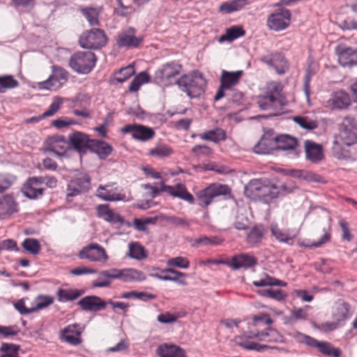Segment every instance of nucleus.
Masks as SVG:
<instances>
[{
	"label": "nucleus",
	"instance_id": "nucleus-1",
	"mask_svg": "<svg viewBox=\"0 0 357 357\" xmlns=\"http://www.w3.org/2000/svg\"><path fill=\"white\" fill-rule=\"evenodd\" d=\"M273 323L270 315L260 312L253 315L248 322V331L235 337L234 342L239 347L248 349L262 351L268 349H276L275 347L259 344L254 340L266 342H281L283 337L276 330L270 326Z\"/></svg>",
	"mask_w": 357,
	"mask_h": 357
},
{
	"label": "nucleus",
	"instance_id": "nucleus-2",
	"mask_svg": "<svg viewBox=\"0 0 357 357\" xmlns=\"http://www.w3.org/2000/svg\"><path fill=\"white\" fill-rule=\"evenodd\" d=\"M292 192L293 190L286 185L278 186L266 179H252L245 188V194L247 197L253 199H259L266 204Z\"/></svg>",
	"mask_w": 357,
	"mask_h": 357
},
{
	"label": "nucleus",
	"instance_id": "nucleus-3",
	"mask_svg": "<svg viewBox=\"0 0 357 357\" xmlns=\"http://www.w3.org/2000/svg\"><path fill=\"white\" fill-rule=\"evenodd\" d=\"M178 87L192 98L199 96L204 92L206 82L204 77L197 72L185 74L176 82Z\"/></svg>",
	"mask_w": 357,
	"mask_h": 357
},
{
	"label": "nucleus",
	"instance_id": "nucleus-4",
	"mask_svg": "<svg viewBox=\"0 0 357 357\" xmlns=\"http://www.w3.org/2000/svg\"><path fill=\"white\" fill-rule=\"evenodd\" d=\"M183 66L177 61H171L162 65L154 75L155 81L162 86H169L176 84L177 77L181 74Z\"/></svg>",
	"mask_w": 357,
	"mask_h": 357
},
{
	"label": "nucleus",
	"instance_id": "nucleus-5",
	"mask_svg": "<svg viewBox=\"0 0 357 357\" xmlns=\"http://www.w3.org/2000/svg\"><path fill=\"white\" fill-rule=\"evenodd\" d=\"M96 56L92 52H77L69 59V66L75 72L88 74L94 68Z\"/></svg>",
	"mask_w": 357,
	"mask_h": 357
},
{
	"label": "nucleus",
	"instance_id": "nucleus-6",
	"mask_svg": "<svg viewBox=\"0 0 357 357\" xmlns=\"http://www.w3.org/2000/svg\"><path fill=\"white\" fill-rule=\"evenodd\" d=\"M231 190L227 185L212 183L197 194L198 204L203 208H206L213 202L214 198L220 195H227Z\"/></svg>",
	"mask_w": 357,
	"mask_h": 357
},
{
	"label": "nucleus",
	"instance_id": "nucleus-7",
	"mask_svg": "<svg viewBox=\"0 0 357 357\" xmlns=\"http://www.w3.org/2000/svg\"><path fill=\"white\" fill-rule=\"evenodd\" d=\"M107 37L102 29H91L84 31L79 36V44L85 49L97 50L107 44Z\"/></svg>",
	"mask_w": 357,
	"mask_h": 357
},
{
	"label": "nucleus",
	"instance_id": "nucleus-8",
	"mask_svg": "<svg viewBox=\"0 0 357 357\" xmlns=\"http://www.w3.org/2000/svg\"><path fill=\"white\" fill-rule=\"evenodd\" d=\"M335 138L342 141L345 146L357 143V123L354 118L346 116L340 125L338 135Z\"/></svg>",
	"mask_w": 357,
	"mask_h": 357
},
{
	"label": "nucleus",
	"instance_id": "nucleus-9",
	"mask_svg": "<svg viewBox=\"0 0 357 357\" xmlns=\"http://www.w3.org/2000/svg\"><path fill=\"white\" fill-rule=\"evenodd\" d=\"M243 75V70L227 71L222 70L220 78V85L214 97V100L218 101L225 96V90H231L238 84Z\"/></svg>",
	"mask_w": 357,
	"mask_h": 357
},
{
	"label": "nucleus",
	"instance_id": "nucleus-10",
	"mask_svg": "<svg viewBox=\"0 0 357 357\" xmlns=\"http://www.w3.org/2000/svg\"><path fill=\"white\" fill-rule=\"evenodd\" d=\"M52 68V73L49 78L38 83L40 89L55 91L68 81V73L65 69L57 66H53Z\"/></svg>",
	"mask_w": 357,
	"mask_h": 357
},
{
	"label": "nucleus",
	"instance_id": "nucleus-11",
	"mask_svg": "<svg viewBox=\"0 0 357 357\" xmlns=\"http://www.w3.org/2000/svg\"><path fill=\"white\" fill-rule=\"evenodd\" d=\"M77 256L81 259L92 262L105 263L109 259L106 250L96 243H91L83 247Z\"/></svg>",
	"mask_w": 357,
	"mask_h": 357
},
{
	"label": "nucleus",
	"instance_id": "nucleus-12",
	"mask_svg": "<svg viewBox=\"0 0 357 357\" xmlns=\"http://www.w3.org/2000/svg\"><path fill=\"white\" fill-rule=\"evenodd\" d=\"M121 132L129 134L132 139L142 142L150 141L155 136V132L152 128L138 123L127 124L121 128Z\"/></svg>",
	"mask_w": 357,
	"mask_h": 357
},
{
	"label": "nucleus",
	"instance_id": "nucleus-13",
	"mask_svg": "<svg viewBox=\"0 0 357 357\" xmlns=\"http://www.w3.org/2000/svg\"><path fill=\"white\" fill-rule=\"evenodd\" d=\"M96 196L107 202H125L127 200L123 189L116 185L115 183L99 185L96 190Z\"/></svg>",
	"mask_w": 357,
	"mask_h": 357
},
{
	"label": "nucleus",
	"instance_id": "nucleus-14",
	"mask_svg": "<svg viewBox=\"0 0 357 357\" xmlns=\"http://www.w3.org/2000/svg\"><path fill=\"white\" fill-rule=\"evenodd\" d=\"M291 12L286 8H279L267 18L266 26L271 30L280 31L287 29L291 20Z\"/></svg>",
	"mask_w": 357,
	"mask_h": 357
},
{
	"label": "nucleus",
	"instance_id": "nucleus-15",
	"mask_svg": "<svg viewBox=\"0 0 357 357\" xmlns=\"http://www.w3.org/2000/svg\"><path fill=\"white\" fill-rule=\"evenodd\" d=\"M137 30L133 27H128L120 32L116 39L119 48H137L144 40L142 36H136Z\"/></svg>",
	"mask_w": 357,
	"mask_h": 357
},
{
	"label": "nucleus",
	"instance_id": "nucleus-16",
	"mask_svg": "<svg viewBox=\"0 0 357 357\" xmlns=\"http://www.w3.org/2000/svg\"><path fill=\"white\" fill-rule=\"evenodd\" d=\"M91 178L85 173H77L68 185L67 197H75L90 189Z\"/></svg>",
	"mask_w": 357,
	"mask_h": 357
},
{
	"label": "nucleus",
	"instance_id": "nucleus-17",
	"mask_svg": "<svg viewBox=\"0 0 357 357\" xmlns=\"http://www.w3.org/2000/svg\"><path fill=\"white\" fill-rule=\"evenodd\" d=\"M53 302L54 299L52 296H38L34 301L35 305L31 307H26L24 298L15 302L14 307L21 314H27L45 308L52 304Z\"/></svg>",
	"mask_w": 357,
	"mask_h": 357
},
{
	"label": "nucleus",
	"instance_id": "nucleus-18",
	"mask_svg": "<svg viewBox=\"0 0 357 357\" xmlns=\"http://www.w3.org/2000/svg\"><path fill=\"white\" fill-rule=\"evenodd\" d=\"M97 216L112 225L120 227L123 225L130 226L124 218L118 213L114 211L109 204H99L96 206Z\"/></svg>",
	"mask_w": 357,
	"mask_h": 357
},
{
	"label": "nucleus",
	"instance_id": "nucleus-19",
	"mask_svg": "<svg viewBox=\"0 0 357 357\" xmlns=\"http://www.w3.org/2000/svg\"><path fill=\"white\" fill-rule=\"evenodd\" d=\"M38 176H31L26 179L22 188L23 195L30 199L41 198L45 188L41 185Z\"/></svg>",
	"mask_w": 357,
	"mask_h": 357
},
{
	"label": "nucleus",
	"instance_id": "nucleus-20",
	"mask_svg": "<svg viewBox=\"0 0 357 357\" xmlns=\"http://www.w3.org/2000/svg\"><path fill=\"white\" fill-rule=\"evenodd\" d=\"M160 191H164L173 197L179 198L190 204H195L193 195L188 192L186 186L183 183H177L174 185H165L164 182L160 183Z\"/></svg>",
	"mask_w": 357,
	"mask_h": 357
},
{
	"label": "nucleus",
	"instance_id": "nucleus-21",
	"mask_svg": "<svg viewBox=\"0 0 357 357\" xmlns=\"http://www.w3.org/2000/svg\"><path fill=\"white\" fill-rule=\"evenodd\" d=\"M339 63L344 67L357 65V50L339 45L335 50Z\"/></svg>",
	"mask_w": 357,
	"mask_h": 357
},
{
	"label": "nucleus",
	"instance_id": "nucleus-22",
	"mask_svg": "<svg viewBox=\"0 0 357 357\" xmlns=\"http://www.w3.org/2000/svg\"><path fill=\"white\" fill-rule=\"evenodd\" d=\"M261 61L273 67L279 75L286 73L289 65L284 56L279 52H273L261 57Z\"/></svg>",
	"mask_w": 357,
	"mask_h": 357
},
{
	"label": "nucleus",
	"instance_id": "nucleus-23",
	"mask_svg": "<svg viewBox=\"0 0 357 357\" xmlns=\"http://www.w3.org/2000/svg\"><path fill=\"white\" fill-rule=\"evenodd\" d=\"M353 314L351 305L344 301L338 299L336 301L331 310V317L333 319L336 320L341 325Z\"/></svg>",
	"mask_w": 357,
	"mask_h": 357
},
{
	"label": "nucleus",
	"instance_id": "nucleus-24",
	"mask_svg": "<svg viewBox=\"0 0 357 357\" xmlns=\"http://www.w3.org/2000/svg\"><path fill=\"white\" fill-rule=\"evenodd\" d=\"M257 264V259L246 253L236 255L226 261V265L233 270L248 269L255 266Z\"/></svg>",
	"mask_w": 357,
	"mask_h": 357
},
{
	"label": "nucleus",
	"instance_id": "nucleus-25",
	"mask_svg": "<svg viewBox=\"0 0 357 357\" xmlns=\"http://www.w3.org/2000/svg\"><path fill=\"white\" fill-rule=\"evenodd\" d=\"M82 329L79 324H70L61 331L60 338L70 345L77 346L82 342Z\"/></svg>",
	"mask_w": 357,
	"mask_h": 357
},
{
	"label": "nucleus",
	"instance_id": "nucleus-26",
	"mask_svg": "<svg viewBox=\"0 0 357 357\" xmlns=\"http://www.w3.org/2000/svg\"><path fill=\"white\" fill-rule=\"evenodd\" d=\"M305 159L314 164H318L324 159L323 146L312 140L304 142Z\"/></svg>",
	"mask_w": 357,
	"mask_h": 357
},
{
	"label": "nucleus",
	"instance_id": "nucleus-27",
	"mask_svg": "<svg viewBox=\"0 0 357 357\" xmlns=\"http://www.w3.org/2000/svg\"><path fill=\"white\" fill-rule=\"evenodd\" d=\"M351 100L349 96L342 91L334 92L324 102V107L330 109H343L349 107Z\"/></svg>",
	"mask_w": 357,
	"mask_h": 357
},
{
	"label": "nucleus",
	"instance_id": "nucleus-28",
	"mask_svg": "<svg viewBox=\"0 0 357 357\" xmlns=\"http://www.w3.org/2000/svg\"><path fill=\"white\" fill-rule=\"evenodd\" d=\"M78 305L84 311L98 312L105 309L107 303L97 296H86L78 301Z\"/></svg>",
	"mask_w": 357,
	"mask_h": 357
},
{
	"label": "nucleus",
	"instance_id": "nucleus-29",
	"mask_svg": "<svg viewBox=\"0 0 357 357\" xmlns=\"http://www.w3.org/2000/svg\"><path fill=\"white\" fill-rule=\"evenodd\" d=\"M18 211V203L11 195L0 198V218L7 219Z\"/></svg>",
	"mask_w": 357,
	"mask_h": 357
},
{
	"label": "nucleus",
	"instance_id": "nucleus-30",
	"mask_svg": "<svg viewBox=\"0 0 357 357\" xmlns=\"http://www.w3.org/2000/svg\"><path fill=\"white\" fill-rule=\"evenodd\" d=\"M69 139L72 146L79 153H85L90 149L92 139L89 136L82 132H75L69 136Z\"/></svg>",
	"mask_w": 357,
	"mask_h": 357
},
{
	"label": "nucleus",
	"instance_id": "nucleus-31",
	"mask_svg": "<svg viewBox=\"0 0 357 357\" xmlns=\"http://www.w3.org/2000/svg\"><path fill=\"white\" fill-rule=\"evenodd\" d=\"M275 149V137L270 133H265L254 146L253 151L258 154H268Z\"/></svg>",
	"mask_w": 357,
	"mask_h": 357
},
{
	"label": "nucleus",
	"instance_id": "nucleus-32",
	"mask_svg": "<svg viewBox=\"0 0 357 357\" xmlns=\"http://www.w3.org/2000/svg\"><path fill=\"white\" fill-rule=\"evenodd\" d=\"M349 146H345L342 141L334 137L331 147V153L334 158L340 160H348L352 158Z\"/></svg>",
	"mask_w": 357,
	"mask_h": 357
},
{
	"label": "nucleus",
	"instance_id": "nucleus-33",
	"mask_svg": "<svg viewBox=\"0 0 357 357\" xmlns=\"http://www.w3.org/2000/svg\"><path fill=\"white\" fill-rule=\"evenodd\" d=\"M157 354L160 357H187L182 348L174 345L162 344L157 349Z\"/></svg>",
	"mask_w": 357,
	"mask_h": 357
},
{
	"label": "nucleus",
	"instance_id": "nucleus-34",
	"mask_svg": "<svg viewBox=\"0 0 357 357\" xmlns=\"http://www.w3.org/2000/svg\"><path fill=\"white\" fill-rule=\"evenodd\" d=\"M47 149L54 153L61 155H63L68 146L65 138L62 136H52L46 140Z\"/></svg>",
	"mask_w": 357,
	"mask_h": 357
},
{
	"label": "nucleus",
	"instance_id": "nucleus-35",
	"mask_svg": "<svg viewBox=\"0 0 357 357\" xmlns=\"http://www.w3.org/2000/svg\"><path fill=\"white\" fill-rule=\"evenodd\" d=\"M312 348L317 349L321 354L329 357H341L342 355L340 349L333 347L331 343L326 341L315 340Z\"/></svg>",
	"mask_w": 357,
	"mask_h": 357
},
{
	"label": "nucleus",
	"instance_id": "nucleus-36",
	"mask_svg": "<svg viewBox=\"0 0 357 357\" xmlns=\"http://www.w3.org/2000/svg\"><path fill=\"white\" fill-rule=\"evenodd\" d=\"M283 86L278 82H268L266 86L265 93L270 97L274 98L275 101L283 105L284 104V96L282 94Z\"/></svg>",
	"mask_w": 357,
	"mask_h": 357
},
{
	"label": "nucleus",
	"instance_id": "nucleus-37",
	"mask_svg": "<svg viewBox=\"0 0 357 357\" xmlns=\"http://www.w3.org/2000/svg\"><path fill=\"white\" fill-rule=\"evenodd\" d=\"M161 273H166L165 276L162 278L163 281H172L183 286L188 284L185 280L187 274L185 273L178 271L173 268L162 269Z\"/></svg>",
	"mask_w": 357,
	"mask_h": 357
},
{
	"label": "nucleus",
	"instance_id": "nucleus-38",
	"mask_svg": "<svg viewBox=\"0 0 357 357\" xmlns=\"http://www.w3.org/2000/svg\"><path fill=\"white\" fill-rule=\"evenodd\" d=\"M298 146V141L296 138L287 135H282L275 137V149L278 150H293Z\"/></svg>",
	"mask_w": 357,
	"mask_h": 357
},
{
	"label": "nucleus",
	"instance_id": "nucleus-39",
	"mask_svg": "<svg viewBox=\"0 0 357 357\" xmlns=\"http://www.w3.org/2000/svg\"><path fill=\"white\" fill-rule=\"evenodd\" d=\"M84 294V291L82 289H59L56 292V296L58 301L63 303L74 301Z\"/></svg>",
	"mask_w": 357,
	"mask_h": 357
},
{
	"label": "nucleus",
	"instance_id": "nucleus-40",
	"mask_svg": "<svg viewBox=\"0 0 357 357\" xmlns=\"http://www.w3.org/2000/svg\"><path fill=\"white\" fill-rule=\"evenodd\" d=\"M199 137L206 141L218 143L225 141L227 138V134L225 130L220 128H216L213 130L206 131L199 135Z\"/></svg>",
	"mask_w": 357,
	"mask_h": 357
},
{
	"label": "nucleus",
	"instance_id": "nucleus-41",
	"mask_svg": "<svg viewBox=\"0 0 357 357\" xmlns=\"http://www.w3.org/2000/svg\"><path fill=\"white\" fill-rule=\"evenodd\" d=\"M90 149L97 153L101 159L106 158L113 150L109 144L100 140H93Z\"/></svg>",
	"mask_w": 357,
	"mask_h": 357
},
{
	"label": "nucleus",
	"instance_id": "nucleus-42",
	"mask_svg": "<svg viewBox=\"0 0 357 357\" xmlns=\"http://www.w3.org/2000/svg\"><path fill=\"white\" fill-rule=\"evenodd\" d=\"M130 258L142 260L147 257L148 252L143 245L139 242H130L128 244V253Z\"/></svg>",
	"mask_w": 357,
	"mask_h": 357
},
{
	"label": "nucleus",
	"instance_id": "nucleus-43",
	"mask_svg": "<svg viewBox=\"0 0 357 357\" xmlns=\"http://www.w3.org/2000/svg\"><path fill=\"white\" fill-rule=\"evenodd\" d=\"M257 103L262 110H272L273 112L280 109L282 105L275 101L274 98L264 94L258 97Z\"/></svg>",
	"mask_w": 357,
	"mask_h": 357
},
{
	"label": "nucleus",
	"instance_id": "nucleus-44",
	"mask_svg": "<svg viewBox=\"0 0 357 357\" xmlns=\"http://www.w3.org/2000/svg\"><path fill=\"white\" fill-rule=\"evenodd\" d=\"M174 154V150L167 144H158L149 150L148 155L159 159L168 158Z\"/></svg>",
	"mask_w": 357,
	"mask_h": 357
},
{
	"label": "nucleus",
	"instance_id": "nucleus-45",
	"mask_svg": "<svg viewBox=\"0 0 357 357\" xmlns=\"http://www.w3.org/2000/svg\"><path fill=\"white\" fill-rule=\"evenodd\" d=\"M245 34V31L241 26H232L226 29L225 33L220 37L219 41L231 42Z\"/></svg>",
	"mask_w": 357,
	"mask_h": 357
},
{
	"label": "nucleus",
	"instance_id": "nucleus-46",
	"mask_svg": "<svg viewBox=\"0 0 357 357\" xmlns=\"http://www.w3.org/2000/svg\"><path fill=\"white\" fill-rule=\"evenodd\" d=\"M248 4V0H233L222 3L218 8V11L224 13H231L242 9Z\"/></svg>",
	"mask_w": 357,
	"mask_h": 357
},
{
	"label": "nucleus",
	"instance_id": "nucleus-47",
	"mask_svg": "<svg viewBox=\"0 0 357 357\" xmlns=\"http://www.w3.org/2000/svg\"><path fill=\"white\" fill-rule=\"evenodd\" d=\"M146 280L145 274L135 268L123 269L121 280L125 282H141Z\"/></svg>",
	"mask_w": 357,
	"mask_h": 357
},
{
	"label": "nucleus",
	"instance_id": "nucleus-48",
	"mask_svg": "<svg viewBox=\"0 0 357 357\" xmlns=\"http://www.w3.org/2000/svg\"><path fill=\"white\" fill-rule=\"evenodd\" d=\"M252 284L257 287L266 286L286 287L287 285V282L268 274H264L259 280L253 281Z\"/></svg>",
	"mask_w": 357,
	"mask_h": 357
},
{
	"label": "nucleus",
	"instance_id": "nucleus-49",
	"mask_svg": "<svg viewBox=\"0 0 357 357\" xmlns=\"http://www.w3.org/2000/svg\"><path fill=\"white\" fill-rule=\"evenodd\" d=\"M252 284L257 287L266 286L286 287L287 285V282L268 274H264L259 280L253 281Z\"/></svg>",
	"mask_w": 357,
	"mask_h": 357
},
{
	"label": "nucleus",
	"instance_id": "nucleus-50",
	"mask_svg": "<svg viewBox=\"0 0 357 357\" xmlns=\"http://www.w3.org/2000/svg\"><path fill=\"white\" fill-rule=\"evenodd\" d=\"M82 14L86 17L91 26L99 25L100 8L86 7L81 9Z\"/></svg>",
	"mask_w": 357,
	"mask_h": 357
},
{
	"label": "nucleus",
	"instance_id": "nucleus-51",
	"mask_svg": "<svg viewBox=\"0 0 357 357\" xmlns=\"http://www.w3.org/2000/svg\"><path fill=\"white\" fill-rule=\"evenodd\" d=\"M19 86V82L11 75L0 76V93Z\"/></svg>",
	"mask_w": 357,
	"mask_h": 357
},
{
	"label": "nucleus",
	"instance_id": "nucleus-52",
	"mask_svg": "<svg viewBox=\"0 0 357 357\" xmlns=\"http://www.w3.org/2000/svg\"><path fill=\"white\" fill-rule=\"evenodd\" d=\"M293 121L302 128L312 130L318 127L316 120L306 116H296L293 117Z\"/></svg>",
	"mask_w": 357,
	"mask_h": 357
},
{
	"label": "nucleus",
	"instance_id": "nucleus-53",
	"mask_svg": "<svg viewBox=\"0 0 357 357\" xmlns=\"http://www.w3.org/2000/svg\"><path fill=\"white\" fill-rule=\"evenodd\" d=\"M312 307L310 305H305L303 307H294L291 312L289 318L290 323L296 322L298 320H306L308 318L307 311Z\"/></svg>",
	"mask_w": 357,
	"mask_h": 357
},
{
	"label": "nucleus",
	"instance_id": "nucleus-54",
	"mask_svg": "<svg viewBox=\"0 0 357 357\" xmlns=\"http://www.w3.org/2000/svg\"><path fill=\"white\" fill-rule=\"evenodd\" d=\"M22 247L27 252L36 255L41 250V245L37 239L27 238L22 243Z\"/></svg>",
	"mask_w": 357,
	"mask_h": 357
},
{
	"label": "nucleus",
	"instance_id": "nucleus-55",
	"mask_svg": "<svg viewBox=\"0 0 357 357\" xmlns=\"http://www.w3.org/2000/svg\"><path fill=\"white\" fill-rule=\"evenodd\" d=\"M257 294L264 298H271L278 301L284 300L286 294L281 289H261L257 291Z\"/></svg>",
	"mask_w": 357,
	"mask_h": 357
},
{
	"label": "nucleus",
	"instance_id": "nucleus-56",
	"mask_svg": "<svg viewBox=\"0 0 357 357\" xmlns=\"http://www.w3.org/2000/svg\"><path fill=\"white\" fill-rule=\"evenodd\" d=\"M149 79L150 77L146 72L139 73L131 82L128 87L129 91L137 92L139 89L140 86L144 83H148Z\"/></svg>",
	"mask_w": 357,
	"mask_h": 357
},
{
	"label": "nucleus",
	"instance_id": "nucleus-57",
	"mask_svg": "<svg viewBox=\"0 0 357 357\" xmlns=\"http://www.w3.org/2000/svg\"><path fill=\"white\" fill-rule=\"evenodd\" d=\"M264 230L262 227H253L247 236V242L250 245H255L261 242Z\"/></svg>",
	"mask_w": 357,
	"mask_h": 357
},
{
	"label": "nucleus",
	"instance_id": "nucleus-58",
	"mask_svg": "<svg viewBox=\"0 0 357 357\" xmlns=\"http://www.w3.org/2000/svg\"><path fill=\"white\" fill-rule=\"evenodd\" d=\"M63 101H64V98H63L60 96H55L53 98L52 102L50 105L47 110H46L41 115V118L44 119V118L54 116L61 109V107L63 103Z\"/></svg>",
	"mask_w": 357,
	"mask_h": 357
},
{
	"label": "nucleus",
	"instance_id": "nucleus-59",
	"mask_svg": "<svg viewBox=\"0 0 357 357\" xmlns=\"http://www.w3.org/2000/svg\"><path fill=\"white\" fill-rule=\"evenodd\" d=\"M135 70L132 66L128 65L126 67L121 68L115 73L114 79L118 83H123L134 75Z\"/></svg>",
	"mask_w": 357,
	"mask_h": 357
},
{
	"label": "nucleus",
	"instance_id": "nucleus-60",
	"mask_svg": "<svg viewBox=\"0 0 357 357\" xmlns=\"http://www.w3.org/2000/svg\"><path fill=\"white\" fill-rule=\"evenodd\" d=\"M166 264L169 268L176 267L186 269L190 266V261L188 258L181 256L170 258Z\"/></svg>",
	"mask_w": 357,
	"mask_h": 357
},
{
	"label": "nucleus",
	"instance_id": "nucleus-61",
	"mask_svg": "<svg viewBox=\"0 0 357 357\" xmlns=\"http://www.w3.org/2000/svg\"><path fill=\"white\" fill-rule=\"evenodd\" d=\"M312 325L314 328L323 333L334 331L341 326L339 322L334 319L332 321H326L321 324L313 323Z\"/></svg>",
	"mask_w": 357,
	"mask_h": 357
},
{
	"label": "nucleus",
	"instance_id": "nucleus-62",
	"mask_svg": "<svg viewBox=\"0 0 357 357\" xmlns=\"http://www.w3.org/2000/svg\"><path fill=\"white\" fill-rule=\"evenodd\" d=\"M221 243L222 240L216 236H202L193 241L194 245H218Z\"/></svg>",
	"mask_w": 357,
	"mask_h": 357
},
{
	"label": "nucleus",
	"instance_id": "nucleus-63",
	"mask_svg": "<svg viewBox=\"0 0 357 357\" xmlns=\"http://www.w3.org/2000/svg\"><path fill=\"white\" fill-rule=\"evenodd\" d=\"M271 230L273 236L280 242L287 243L289 240L292 239L287 231L281 229L277 225H272Z\"/></svg>",
	"mask_w": 357,
	"mask_h": 357
},
{
	"label": "nucleus",
	"instance_id": "nucleus-64",
	"mask_svg": "<svg viewBox=\"0 0 357 357\" xmlns=\"http://www.w3.org/2000/svg\"><path fill=\"white\" fill-rule=\"evenodd\" d=\"M155 222L156 219L153 218H135L133 220V226L139 231H145L147 229L146 226L148 225H153Z\"/></svg>",
	"mask_w": 357,
	"mask_h": 357
}]
</instances>
